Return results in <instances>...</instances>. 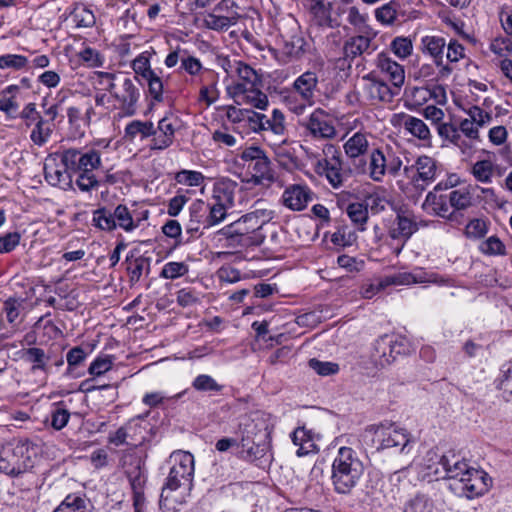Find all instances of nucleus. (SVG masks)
I'll use <instances>...</instances> for the list:
<instances>
[{
    "mask_svg": "<svg viewBox=\"0 0 512 512\" xmlns=\"http://www.w3.org/2000/svg\"><path fill=\"white\" fill-rule=\"evenodd\" d=\"M62 164L76 175L75 185L82 192L97 190L101 180L95 174L102 165L100 151L89 149L85 152L77 148L64 149L60 152Z\"/></svg>",
    "mask_w": 512,
    "mask_h": 512,
    "instance_id": "obj_1",
    "label": "nucleus"
},
{
    "mask_svg": "<svg viewBox=\"0 0 512 512\" xmlns=\"http://www.w3.org/2000/svg\"><path fill=\"white\" fill-rule=\"evenodd\" d=\"M270 219V211L256 209L222 228L219 234L229 241L230 246L238 245L242 248L260 246L265 240V236L260 230Z\"/></svg>",
    "mask_w": 512,
    "mask_h": 512,
    "instance_id": "obj_2",
    "label": "nucleus"
},
{
    "mask_svg": "<svg viewBox=\"0 0 512 512\" xmlns=\"http://www.w3.org/2000/svg\"><path fill=\"white\" fill-rule=\"evenodd\" d=\"M363 472V463L356 452L350 447H341L332 463L331 481L335 492L349 494Z\"/></svg>",
    "mask_w": 512,
    "mask_h": 512,
    "instance_id": "obj_3",
    "label": "nucleus"
},
{
    "mask_svg": "<svg viewBox=\"0 0 512 512\" xmlns=\"http://www.w3.org/2000/svg\"><path fill=\"white\" fill-rule=\"evenodd\" d=\"M34 446L28 439L9 442L0 449V473L16 478L30 472L34 467L32 459Z\"/></svg>",
    "mask_w": 512,
    "mask_h": 512,
    "instance_id": "obj_4",
    "label": "nucleus"
},
{
    "mask_svg": "<svg viewBox=\"0 0 512 512\" xmlns=\"http://www.w3.org/2000/svg\"><path fill=\"white\" fill-rule=\"evenodd\" d=\"M309 14L310 30L321 32L341 26L344 7L335 0H303Z\"/></svg>",
    "mask_w": 512,
    "mask_h": 512,
    "instance_id": "obj_5",
    "label": "nucleus"
},
{
    "mask_svg": "<svg viewBox=\"0 0 512 512\" xmlns=\"http://www.w3.org/2000/svg\"><path fill=\"white\" fill-rule=\"evenodd\" d=\"M322 151L324 158L317 162L316 171L324 175L333 188H339L350 177L351 170L344 168L341 152L337 146L327 143Z\"/></svg>",
    "mask_w": 512,
    "mask_h": 512,
    "instance_id": "obj_6",
    "label": "nucleus"
},
{
    "mask_svg": "<svg viewBox=\"0 0 512 512\" xmlns=\"http://www.w3.org/2000/svg\"><path fill=\"white\" fill-rule=\"evenodd\" d=\"M401 165V159L395 155L390 146L386 145L371 150L366 171L368 170V175L372 180L382 182L387 173L395 176Z\"/></svg>",
    "mask_w": 512,
    "mask_h": 512,
    "instance_id": "obj_7",
    "label": "nucleus"
},
{
    "mask_svg": "<svg viewBox=\"0 0 512 512\" xmlns=\"http://www.w3.org/2000/svg\"><path fill=\"white\" fill-rule=\"evenodd\" d=\"M318 82L316 72L310 70L297 77L292 85V90L299 97V102L294 101L292 95L287 96L285 100L289 109L296 114H302L307 105H312Z\"/></svg>",
    "mask_w": 512,
    "mask_h": 512,
    "instance_id": "obj_8",
    "label": "nucleus"
},
{
    "mask_svg": "<svg viewBox=\"0 0 512 512\" xmlns=\"http://www.w3.org/2000/svg\"><path fill=\"white\" fill-rule=\"evenodd\" d=\"M111 96L115 101L114 106L119 110L120 116L131 117L137 113L141 92L135 80L129 77L119 78L117 87Z\"/></svg>",
    "mask_w": 512,
    "mask_h": 512,
    "instance_id": "obj_9",
    "label": "nucleus"
},
{
    "mask_svg": "<svg viewBox=\"0 0 512 512\" xmlns=\"http://www.w3.org/2000/svg\"><path fill=\"white\" fill-rule=\"evenodd\" d=\"M174 464L170 468L164 486L185 489L193 488L194 457L189 452L179 451L173 454Z\"/></svg>",
    "mask_w": 512,
    "mask_h": 512,
    "instance_id": "obj_10",
    "label": "nucleus"
},
{
    "mask_svg": "<svg viewBox=\"0 0 512 512\" xmlns=\"http://www.w3.org/2000/svg\"><path fill=\"white\" fill-rule=\"evenodd\" d=\"M438 168V162L434 158L421 155L412 166H406L404 172L414 188L423 192L428 185L436 180Z\"/></svg>",
    "mask_w": 512,
    "mask_h": 512,
    "instance_id": "obj_11",
    "label": "nucleus"
},
{
    "mask_svg": "<svg viewBox=\"0 0 512 512\" xmlns=\"http://www.w3.org/2000/svg\"><path fill=\"white\" fill-rule=\"evenodd\" d=\"M362 94L371 105L390 103L399 89L390 87L375 71L363 77Z\"/></svg>",
    "mask_w": 512,
    "mask_h": 512,
    "instance_id": "obj_12",
    "label": "nucleus"
},
{
    "mask_svg": "<svg viewBox=\"0 0 512 512\" xmlns=\"http://www.w3.org/2000/svg\"><path fill=\"white\" fill-rule=\"evenodd\" d=\"M368 137L369 133L357 131L343 144L345 155L351 160L358 173L366 172L367 162L364 157L369 151Z\"/></svg>",
    "mask_w": 512,
    "mask_h": 512,
    "instance_id": "obj_13",
    "label": "nucleus"
},
{
    "mask_svg": "<svg viewBox=\"0 0 512 512\" xmlns=\"http://www.w3.org/2000/svg\"><path fill=\"white\" fill-rule=\"evenodd\" d=\"M370 431L374 432L378 442V449H388L400 447L403 450L409 443V437L406 430L396 427L394 424H379L370 426Z\"/></svg>",
    "mask_w": 512,
    "mask_h": 512,
    "instance_id": "obj_14",
    "label": "nucleus"
},
{
    "mask_svg": "<svg viewBox=\"0 0 512 512\" xmlns=\"http://www.w3.org/2000/svg\"><path fill=\"white\" fill-rule=\"evenodd\" d=\"M307 135L315 139H332L336 136V129L328 114L321 108L314 110L304 125Z\"/></svg>",
    "mask_w": 512,
    "mask_h": 512,
    "instance_id": "obj_15",
    "label": "nucleus"
},
{
    "mask_svg": "<svg viewBox=\"0 0 512 512\" xmlns=\"http://www.w3.org/2000/svg\"><path fill=\"white\" fill-rule=\"evenodd\" d=\"M235 74L239 81L233 85L232 93L235 97L251 90L257 86H262V79L258 72L250 65L242 61H234Z\"/></svg>",
    "mask_w": 512,
    "mask_h": 512,
    "instance_id": "obj_16",
    "label": "nucleus"
},
{
    "mask_svg": "<svg viewBox=\"0 0 512 512\" xmlns=\"http://www.w3.org/2000/svg\"><path fill=\"white\" fill-rule=\"evenodd\" d=\"M177 118L173 115L163 117L157 125L153 134V138L150 141V150L162 151L169 148L175 138Z\"/></svg>",
    "mask_w": 512,
    "mask_h": 512,
    "instance_id": "obj_17",
    "label": "nucleus"
},
{
    "mask_svg": "<svg viewBox=\"0 0 512 512\" xmlns=\"http://www.w3.org/2000/svg\"><path fill=\"white\" fill-rule=\"evenodd\" d=\"M401 346L397 341H393L392 337L388 335L381 336L376 340L371 354L374 364L382 368L391 364L396 355L401 353L399 349Z\"/></svg>",
    "mask_w": 512,
    "mask_h": 512,
    "instance_id": "obj_18",
    "label": "nucleus"
},
{
    "mask_svg": "<svg viewBox=\"0 0 512 512\" xmlns=\"http://www.w3.org/2000/svg\"><path fill=\"white\" fill-rule=\"evenodd\" d=\"M313 195L306 185L293 184L284 190L281 203L292 211H302L313 200Z\"/></svg>",
    "mask_w": 512,
    "mask_h": 512,
    "instance_id": "obj_19",
    "label": "nucleus"
},
{
    "mask_svg": "<svg viewBox=\"0 0 512 512\" xmlns=\"http://www.w3.org/2000/svg\"><path fill=\"white\" fill-rule=\"evenodd\" d=\"M439 464L442 466L443 473L436 469L434 474L437 479H458L462 482L468 476L470 470L473 469L465 460L459 459L455 454L443 455Z\"/></svg>",
    "mask_w": 512,
    "mask_h": 512,
    "instance_id": "obj_20",
    "label": "nucleus"
},
{
    "mask_svg": "<svg viewBox=\"0 0 512 512\" xmlns=\"http://www.w3.org/2000/svg\"><path fill=\"white\" fill-rule=\"evenodd\" d=\"M397 123L402 127L406 133L412 137L417 138L423 143L424 146H430L432 141V134L428 125L420 118L406 113H399L395 115Z\"/></svg>",
    "mask_w": 512,
    "mask_h": 512,
    "instance_id": "obj_21",
    "label": "nucleus"
},
{
    "mask_svg": "<svg viewBox=\"0 0 512 512\" xmlns=\"http://www.w3.org/2000/svg\"><path fill=\"white\" fill-rule=\"evenodd\" d=\"M72 171L67 169L62 162H56V159H48L44 164V177L51 186L67 190L72 187Z\"/></svg>",
    "mask_w": 512,
    "mask_h": 512,
    "instance_id": "obj_22",
    "label": "nucleus"
},
{
    "mask_svg": "<svg viewBox=\"0 0 512 512\" xmlns=\"http://www.w3.org/2000/svg\"><path fill=\"white\" fill-rule=\"evenodd\" d=\"M376 67L392 83L394 88L400 89L404 84L405 72L403 66L394 61L387 53L381 52L378 54Z\"/></svg>",
    "mask_w": 512,
    "mask_h": 512,
    "instance_id": "obj_23",
    "label": "nucleus"
},
{
    "mask_svg": "<svg viewBox=\"0 0 512 512\" xmlns=\"http://www.w3.org/2000/svg\"><path fill=\"white\" fill-rule=\"evenodd\" d=\"M491 479L484 471L471 469L468 476L462 481V491L469 499L481 496L489 489Z\"/></svg>",
    "mask_w": 512,
    "mask_h": 512,
    "instance_id": "obj_24",
    "label": "nucleus"
},
{
    "mask_svg": "<svg viewBox=\"0 0 512 512\" xmlns=\"http://www.w3.org/2000/svg\"><path fill=\"white\" fill-rule=\"evenodd\" d=\"M192 489L177 488L170 486H163L159 506L160 509L166 512H177L183 504L187 502Z\"/></svg>",
    "mask_w": 512,
    "mask_h": 512,
    "instance_id": "obj_25",
    "label": "nucleus"
},
{
    "mask_svg": "<svg viewBox=\"0 0 512 512\" xmlns=\"http://www.w3.org/2000/svg\"><path fill=\"white\" fill-rule=\"evenodd\" d=\"M247 169L251 174V182L255 185L269 186L276 180L272 163L266 154L255 159L252 164H247Z\"/></svg>",
    "mask_w": 512,
    "mask_h": 512,
    "instance_id": "obj_26",
    "label": "nucleus"
},
{
    "mask_svg": "<svg viewBox=\"0 0 512 512\" xmlns=\"http://www.w3.org/2000/svg\"><path fill=\"white\" fill-rule=\"evenodd\" d=\"M423 210L429 214L439 216L441 218L451 219L454 212L450 210L448 194L428 192L422 204Z\"/></svg>",
    "mask_w": 512,
    "mask_h": 512,
    "instance_id": "obj_27",
    "label": "nucleus"
},
{
    "mask_svg": "<svg viewBox=\"0 0 512 512\" xmlns=\"http://www.w3.org/2000/svg\"><path fill=\"white\" fill-rule=\"evenodd\" d=\"M125 264L131 286L137 284L143 274L148 275L150 273L151 260L149 257L143 255L137 256L133 252H130L125 258Z\"/></svg>",
    "mask_w": 512,
    "mask_h": 512,
    "instance_id": "obj_28",
    "label": "nucleus"
},
{
    "mask_svg": "<svg viewBox=\"0 0 512 512\" xmlns=\"http://www.w3.org/2000/svg\"><path fill=\"white\" fill-rule=\"evenodd\" d=\"M438 135L445 141H448L462 151V153H468L472 146L465 140L459 132L458 125L451 122H442L437 125Z\"/></svg>",
    "mask_w": 512,
    "mask_h": 512,
    "instance_id": "obj_29",
    "label": "nucleus"
},
{
    "mask_svg": "<svg viewBox=\"0 0 512 512\" xmlns=\"http://www.w3.org/2000/svg\"><path fill=\"white\" fill-rule=\"evenodd\" d=\"M236 183L221 182L214 185L213 193L208 202L230 209L234 205Z\"/></svg>",
    "mask_w": 512,
    "mask_h": 512,
    "instance_id": "obj_30",
    "label": "nucleus"
},
{
    "mask_svg": "<svg viewBox=\"0 0 512 512\" xmlns=\"http://www.w3.org/2000/svg\"><path fill=\"white\" fill-rule=\"evenodd\" d=\"M423 282H433V283H441L444 284L447 280L443 278H439L436 274H431L428 279L424 280L422 277H416L415 275L407 272L397 273L390 276H385L380 279L381 286H391V285H409L412 283H423Z\"/></svg>",
    "mask_w": 512,
    "mask_h": 512,
    "instance_id": "obj_31",
    "label": "nucleus"
},
{
    "mask_svg": "<svg viewBox=\"0 0 512 512\" xmlns=\"http://www.w3.org/2000/svg\"><path fill=\"white\" fill-rule=\"evenodd\" d=\"M291 440L295 446H298L296 454L299 457L318 451L312 432L305 427L296 428L291 434Z\"/></svg>",
    "mask_w": 512,
    "mask_h": 512,
    "instance_id": "obj_32",
    "label": "nucleus"
},
{
    "mask_svg": "<svg viewBox=\"0 0 512 512\" xmlns=\"http://www.w3.org/2000/svg\"><path fill=\"white\" fill-rule=\"evenodd\" d=\"M252 117H256L260 122V126H253L254 131L270 130L276 135L284 133V115L280 110L274 109L271 117L265 114H252Z\"/></svg>",
    "mask_w": 512,
    "mask_h": 512,
    "instance_id": "obj_33",
    "label": "nucleus"
},
{
    "mask_svg": "<svg viewBox=\"0 0 512 512\" xmlns=\"http://www.w3.org/2000/svg\"><path fill=\"white\" fill-rule=\"evenodd\" d=\"M240 17L239 13L231 12L220 15L212 11L204 16L203 22L208 29L222 31L237 24Z\"/></svg>",
    "mask_w": 512,
    "mask_h": 512,
    "instance_id": "obj_34",
    "label": "nucleus"
},
{
    "mask_svg": "<svg viewBox=\"0 0 512 512\" xmlns=\"http://www.w3.org/2000/svg\"><path fill=\"white\" fill-rule=\"evenodd\" d=\"M445 47L446 40L443 37L427 35L421 39L422 52L429 55L433 59L435 65L441 64V59L444 58Z\"/></svg>",
    "mask_w": 512,
    "mask_h": 512,
    "instance_id": "obj_35",
    "label": "nucleus"
},
{
    "mask_svg": "<svg viewBox=\"0 0 512 512\" xmlns=\"http://www.w3.org/2000/svg\"><path fill=\"white\" fill-rule=\"evenodd\" d=\"M418 229L416 222L407 216L397 214L396 219L389 230L392 239L408 240Z\"/></svg>",
    "mask_w": 512,
    "mask_h": 512,
    "instance_id": "obj_36",
    "label": "nucleus"
},
{
    "mask_svg": "<svg viewBox=\"0 0 512 512\" xmlns=\"http://www.w3.org/2000/svg\"><path fill=\"white\" fill-rule=\"evenodd\" d=\"M22 359L31 364V371L48 372L50 356L42 348L30 347L22 350Z\"/></svg>",
    "mask_w": 512,
    "mask_h": 512,
    "instance_id": "obj_37",
    "label": "nucleus"
},
{
    "mask_svg": "<svg viewBox=\"0 0 512 512\" xmlns=\"http://www.w3.org/2000/svg\"><path fill=\"white\" fill-rule=\"evenodd\" d=\"M371 42L372 39L364 35L350 37L343 47L345 59L354 60L356 57L361 56L370 49Z\"/></svg>",
    "mask_w": 512,
    "mask_h": 512,
    "instance_id": "obj_38",
    "label": "nucleus"
},
{
    "mask_svg": "<svg viewBox=\"0 0 512 512\" xmlns=\"http://www.w3.org/2000/svg\"><path fill=\"white\" fill-rule=\"evenodd\" d=\"M157 131L155 130L154 124L151 121H141V120H133L128 123L125 127L124 133L125 138L132 141L137 136H140L141 139H145L148 137H153Z\"/></svg>",
    "mask_w": 512,
    "mask_h": 512,
    "instance_id": "obj_39",
    "label": "nucleus"
},
{
    "mask_svg": "<svg viewBox=\"0 0 512 512\" xmlns=\"http://www.w3.org/2000/svg\"><path fill=\"white\" fill-rule=\"evenodd\" d=\"M92 225L101 231L112 232L117 228L113 211L108 207H100L93 211Z\"/></svg>",
    "mask_w": 512,
    "mask_h": 512,
    "instance_id": "obj_40",
    "label": "nucleus"
},
{
    "mask_svg": "<svg viewBox=\"0 0 512 512\" xmlns=\"http://www.w3.org/2000/svg\"><path fill=\"white\" fill-rule=\"evenodd\" d=\"M307 43L300 34L290 36L284 40L282 52L290 59H299L305 53Z\"/></svg>",
    "mask_w": 512,
    "mask_h": 512,
    "instance_id": "obj_41",
    "label": "nucleus"
},
{
    "mask_svg": "<svg viewBox=\"0 0 512 512\" xmlns=\"http://www.w3.org/2000/svg\"><path fill=\"white\" fill-rule=\"evenodd\" d=\"M53 130L54 124L43 118L34 125L30 133V139L36 146L42 147L49 141Z\"/></svg>",
    "mask_w": 512,
    "mask_h": 512,
    "instance_id": "obj_42",
    "label": "nucleus"
},
{
    "mask_svg": "<svg viewBox=\"0 0 512 512\" xmlns=\"http://www.w3.org/2000/svg\"><path fill=\"white\" fill-rule=\"evenodd\" d=\"M113 216L117 227L126 232L133 231L139 226L140 221H135L126 205L118 204L113 210Z\"/></svg>",
    "mask_w": 512,
    "mask_h": 512,
    "instance_id": "obj_43",
    "label": "nucleus"
},
{
    "mask_svg": "<svg viewBox=\"0 0 512 512\" xmlns=\"http://www.w3.org/2000/svg\"><path fill=\"white\" fill-rule=\"evenodd\" d=\"M151 52L144 51L139 54L131 63V67L135 73V79L138 77L145 80L156 72L151 68L150 64Z\"/></svg>",
    "mask_w": 512,
    "mask_h": 512,
    "instance_id": "obj_44",
    "label": "nucleus"
},
{
    "mask_svg": "<svg viewBox=\"0 0 512 512\" xmlns=\"http://www.w3.org/2000/svg\"><path fill=\"white\" fill-rule=\"evenodd\" d=\"M53 512H89L87 500L76 494H69Z\"/></svg>",
    "mask_w": 512,
    "mask_h": 512,
    "instance_id": "obj_45",
    "label": "nucleus"
},
{
    "mask_svg": "<svg viewBox=\"0 0 512 512\" xmlns=\"http://www.w3.org/2000/svg\"><path fill=\"white\" fill-rule=\"evenodd\" d=\"M450 210L454 211L465 210L472 205V195L466 189L452 190L448 194Z\"/></svg>",
    "mask_w": 512,
    "mask_h": 512,
    "instance_id": "obj_46",
    "label": "nucleus"
},
{
    "mask_svg": "<svg viewBox=\"0 0 512 512\" xmlns=\"http://www.w3.org/2000/svg\"><path fill=\"white\" fill-rule=\"evenodd\" d=\"M207 211L206 203L202 200H196L189 207V216L196 224L202 225L203 229H210Z\"/></svg>",
    "mask_w": 512,
    "mask_h": 512,
    "instance_id": "obj_47",
    "label": "nucleus"
},
{
    "mask_svg": "<svg viewBox=\"0 0 512 512\" xmlns=\"http://www.w3.org/2000/svg\"><path fill=\"white\" fill-rule=\"evenodd\" d=\"M29 60L26 56L20 54H4L0 56V69H11L20 71L27 69Z\"/></svg>",
    "mask_w": 512,
    "mask_h": 512,
    "instance_id": "obj_48",
    "label": "nucleus"
},
{
    "mask_svg": "<svg viewBox=\"0 0 512 512\" xmlns=\"http://www.w3.org/2000/svg\"><path fill=\"white\" fill-rule=\"evenodd\" d=\"M399 3L390 1L375 10V18L382 24H393L397 19Z\"/></svg>",
    "mask_w": 512,
    "mask_h": 512,
    "instance_id": "obj_49",
    "label": "nucleus"
},
{
    "mask_svg": "<svg viewBox=\"0 0 512 512\" xmlns=\"http://www.w3.org/2000/svg\"><path fill=\"white\" fill-rule=\"evenodd\" d=\"M347 214L353 223L359 225V230H365L364 225L368 220V209L365 204L360 202L349 204Z\"/></svg>",
    "mask_w": 512,
    "mask_h": 512,
    "instance_id": "obj_50",
    "label": "nucleus"
},
{
    "mask_svg": "<svg viewBox=\"0 0 512 512\" xmlns=\"http://www.w3.org/2000/svg\"><path fill=\"white\" fill-rule=\"evenodd\" d=\"M70 419V412L64 407L63 402L54 404V408L51 411V427L54 430L63 429Z\"/></svg>",
    "mask_w": 512,
    "mask_h": 512,
    "instance_id": "obj_51",
    "label": "nucleus"
},
{
    "mask_svg": "<svg viewBox=\"0 0 512 512\" xmlns=\"http://www.w3.org/2000/svg\"><path fill=\"white\" fill-rule=\"evenodd\" d=\"M72 18L77 27L89 28L96 22L94 13L84 5L75 7Z\"/></svg>",
    "mask_w": 512,
    "mask_h": 512,
    "instance_id": "obj_52",
    "label": "nucleus"
},
{
    "mask_svg": "<svg viewBox=\"0 0 512 512\" xmlns=\"http://www.w3.org/2000/svg\"><path fill=\"white\" fill-rule=\"evenodd\" d=\"M189 272V266L184 262H168L166 263L161 272L160 277L164 279L174 280L186 275Z\"/></svg>",
    "mask_w": 512,
    "mask_h": 512,
    "instance_id": "obj_53",
    "label": "nucleus"
},
{
    "mask_svg": "<svg viewBox=\"0 0 512 512\" xmlns=\"http://www.w3.org/2000/svg\"><path fill=\"white\" fill-rule=\"evenodd\" d=\"M238 447L240 448L237 453L238 458L248 462L258 459V446H255L254 443L250 445V437L248 435H242L238 442Z\"/></svg>",
    "mask_w": 512,
    "mask_h": 512,
    "instance_id": "obj_54",
    "label": "nucleus"
},
{
    "mask_svg": "<svg viewBox=\"0 0 512 512\" xmlns=\"http://www.w3.org/2000/svg\"><path fill=\"white\" fill-rule=\"evenodd\" d=\"M494 173V166L491 161L489 160H481L477 161L472 166V174L478 180L482 183H489L491 182V178Z\"/></svg>",
    "mask_w": 512,
    "mask_h": 512,
    "instance_id": "obj_55",
    "label": "nucleus"
},
{
    "mask_svg": "<svg viewBox=\"0 0 512 512\" xmlns=\"http://www.w3.org/2000/svg\"><path fill=\"white\" fill-rule=\"evenodd\" d=\"M262 86H257L251 90H247L245 93L240 94L245 101L258 109H265L268 105V97L261 91Z\"/></svg>",
    "mask_w": 512,
    "mask_h": 512,
    "instance_id": "obj_56",
    "label": "nucleus"
},
{
    "mask_svg": "<svg viewBox=\"0 0 512 512\" xmlns=\"http://www.w3.org/2000/svg\"><path fill=\"white\" fill-rule=\"evenodd\" d=\"M23 308V300L19 298L10 297L3 303V312L6 315L9 323H15L19 318L20 312Z\"/></svg>",
    "mask_w": 512,
    "mask_h": 512,
    "instance_id": "obj_57",
    "label": "nucleus"
},
{
    "mask_svg": "<svg viewBox=\"0 0 512 512\" xmlns=\"http://www.w3.org/2000/svg\"><path fill=\"white\" fill-rule=\"evenodd\" d=\"M79 58L90 68L102 67L104 56L91 47H86L79 52Z\"/></svg>",
    "mask_w": 512,
    "mask_h": 512,
    "instance_id": "obj_58",
    "label": "nucleus"
},
{
    "mask_svg": "<svg viewBox=\"0 0 512 512\" xmlns=\"http://www.w3.org/2000/svg\"><path fill=\"white\" fill-rule=\"evenodd\" d=\"M93 78L96 84L101 86L103 90L110 92L111 95L117 87L118 78L115 73L96 71Z\"/></svg>",
    "mask_w": 512,
    "mask_h": 512,
    "instance_id": "obj_59",
    "label": "nucleus"
},
{
    "mask_svg": "<svg viewBox=\"0 0 512 512\" xmlns=\"http://www.w3.org/2000/svg\"><path fill=\"white\" fill-rule=\"evenodd\" d=\"M480 250L486 255H505L506 247L497 236H491L480 244Z\"/></svg>",
    "mask_w": 512,
    "mask_h": 512,
    "instance_id": "obj_60",
    "label": "nucleus"
},
{
    "mask_svg": "<svg viewBox=\"0 0 512 512\" xmlns=\"http://www.w3.org/2000/svg\"><path fill=\"white\" fill-rule=\"evenodd\" d=\"M113 361V356H99L90 364L88 372L92 376H101L112 368Z\"/></svg>",
    "mask_w": 512,
    "mask_h": 512,
    "instance_id": "obj_61",
    "label": "nucleus"
},
{
    "mask_svg": "<svg viewBox=\"0 0 512 512\" xmlns=\"http://www.w3.org/2000/svg\"><path fill=\"white\" fill-rule=\"evenodd\" d=\"M391 50L399 58L405 59L411 55L413 45L407 37H396L390 44Z\"/></svg>",
    "mask_w": 512,
    "mask_h": 512,
    "instance_id": "obj_62",
    "label": "nucleus"
},
{
    "mask_svg": "<svg viewBox=\"0 0 512 512\" xmlns=\"http://www.w3.org/2000/svg\"><path fill=\"white\" fill-rule=\"evenodd\" d=\"M490 50L495 55L506 59L512 52V40L509 37H496L490 43Z\"/></svg>",
    "mask_w": 512,
    "mask_h": 512,
    "instance_id": "obj_63",
    "label": "nucleus"
},
{
    "mask_svg": "<svg viewBox=\"0 0 512 512\" xmlns=\"http://www.w3.org/2000/svg\"><path fill=\"white\" fill-rule=\"evenodd\" d=\"M501 377L498 379L497 387L504 393L512 396V360L503 365Z\"/></svg>",
    "mask_w": 512,
    "mask_h": 512,
    "instance_id": "obj_64",
    "label": "nucleus"
}]
</instances>
